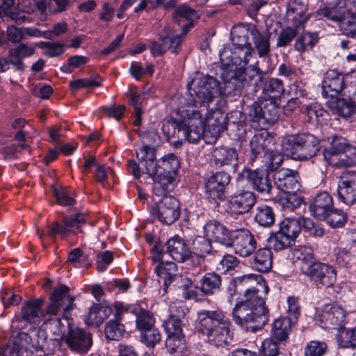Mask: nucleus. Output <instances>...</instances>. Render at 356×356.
Masks as SVG:
<instances>
[{
	"label": "nucleus",
	"instance_id": "49",
	"mask_svg": "<svg viewBox=\"0 0 356 356\" xmlns=\"http://www.w3.org/2000/svg\"><path fill=\"white\" fill-rule=\"evenodd\" d=\"M330 139V145L324 152V157L327 161L343 153L349 145L341 137L334 135L331 136Z\"/></svg>",
	"mask_w": 356,
	"mask_h": 356
},
{
	"label": "nucleus",
	"instance_id": "26",
	"mask_svg": "<svg viewBox=\"0 0 356 356\" xmlns=\"http://www.w3.org/2000/svg\"><path fill=\"white\" fill-rule=\"evenodd\" d=\"M346 74L343 75L336 70H327L322 82L323 95L325 97L329 95L330 92L335 94L340 92L348 83L346 81Z\"/></svg>",
	"mask_w": 356,
	"mask_h": 356
},
{
	"label": "nucleus",
	"instance_id": "28",
	"mask_svg": "<svg viewBox=\"0 0 356 356\" xmlns=\"http://www.w3.org/2000/svg\"><path fill=\"white\" fill-rule=\"evenodd\" d=\"M204 236L209 240L220 243L225 246L229 243L230 232L222 224L217 220H209L204 226Z\"/></svg>",
	"mask_w": 356,
	"mask_h": 356
},
{
	"label": "nucleus",
	"instance_id": "3",
	"mask_svg": "<svg viewBox=\"0 0 356 356\" xmlns=\"http://www.w3.org/2000/svg\"><path fill=\"white\" fill-rule=\"evenodd\" d=\"M231 322L221 310H202L197 313V330L216 346H223L229 339Z\"/></svg>",
	"mask_w": 356,
	"mask_h": 356
},
{
	"label": "nucleus",
	"instance_id": "38",
	"mask_svg": "<svg viewBox=\"0 0 356 356\" xmlns=\"http://www.w3.org/2000/svg\"><path fill=\"white\" fill-rule=\"evenodd\" d=\"M136 156L143 165H144L146 173L149 176L150 173H154V169L156 162L155 148L143 144L136 150Z\"/></svg>",
	"mask_w": 356,
	"mask_h": 356
},
{
	"label": "nucleus",
	"instance_id": "35",
	"mask_svg": "<svg viewBox=\"0 0 356 356\" xmlns=\"http://www.w3.org/2000/svg\"><path fill=\"white\" fill-rule=\"evenodd\" d=\"M268 135L266 133H259L255 134L250 142V161L254 162L258 158L264 159L267 152H269L268 148Z\"/></svg>",
	"mask_w": 356,
	"mask_h": 356
},
{
	"label": "nucleus",
	"instance_id": "47",
	"mask_svg": "<svg viewBox=\"0 0 356 356\" xmlns=\"http://www.w3.org/2000/svg\"><path fill=\"white\" fill-rule=\"evenodd\" d=\"M221 277L215 273H207L201 280V291L207 295H213L219 291Z\"/></svg>",
	"mask_w": 356,
	"mask_h": 356
},
{
	"label": "nucleus",
	"instance_id": "42",
	"mask_svg": "<svg viewBox=\"0 0 356 356\" xmlns=\"http://www.w3.org/2000/svg\"><path fill=\"white\" fill-rule=\"evenodd\" d=\"M251 25L240 24L233 28L231 32L232 47H252L248 38V35H250Z\"/></svg>",
	"mask_w": 356,
	"mask_h": 356
},
{
	"label": "nucleus",
	"instance_id": "64",
	"mask_svg": "<svg viewBox=\"0 0 356 356\" xmlns=\"http://www.w3.org/2000/svg\"><path fill=\"white\" fill-rule=\"evenodd\" d=\"M54 195L56 199L58 204L63 206H72L75 200L72 197V193H70L67 188H54Z\"/></svg>",
	"mask_w": 356,
	"mask_h": 356
},
{
	"label": "nucleus",
	"instance_id": "46",
	"mask_svg": "<svg viewBox=\"0 0 356 356\" xmlns=\"http://www.w3.org/2000/svg\"><path fill=\"white\" fill-rule=\"evenodd\" d=\"M318 40V37L316 33L304 31L297 38L294 44V49L302 54L311 50L317 43Z\"/></svg>",
	"mask_w": 356,
	"mask_h": 356
},
{
	"label": "nucleus",
	"instance_id": "8",
	"mask_svg": "<svg viewBox=\"0 0 356 356\" xmlns=\"http://www.w3.org/2000/svg\"><path fill=\"white\" fill-rule=\"evenodd\" d=\"M74 296L70 293V288L65 284H59L53 289L49 297L47 315L57 316L62 311V316L69 321V313L75 308Z\"/></svg>",
	"mask_w": 356,
	"mask_h": 356
},
{
	"label": "nucleus",
	"instance_id": "39",
	"mask_svg": "<svg viewBox=\"0 0 356 356\" xmlns=\"http://www.w3.org/2000/svg\"><path fill=\"white\" fill-rule=\"evenodd\" d=\"M306 6L301 1L293 0L287 5L286 15L291 17L293 25L298 28L304 24L308 17L305 16Z\"/></svg>",
	"mask_w": 356,
	"mask_h": 356
},
{
	"label": "nucleus",
	"instance_id": "44",
	"mask_svg": "<svg viewBox=\"0 0 356 356\" xmlns=\"http://www.w3.org/2000/svg\"><path fill=\"white\" fill-rule=\"evenodd\" d=\"M330 104L333 111L343 118L350 117L355 112L356 108V102L350 98H337L332 100Z\"/></svg>",
	"mask_w": 356,
	"mask_h": 356
},
{
	"label": "nucleus",
	"instance_id": "36",
	"mask_svg": "<svg viewBox=\"0 0 356 356\" xmlns=\"http://www.w3.org/2000/svg\"><path fill=\"white\" fill-rule=\"evenodd\" d=\"M113 312L111 307L106 305H94L89 309L84 320L87 325L99 326Z\"/></svg>",
	"mask_w": 356,
	"mask_h": 356
},
{
	"label": "nucleus",
	"instance_id": "54",
	"mask_svg": "<svg viewBox=\"0 0 356 356\" xmlns=\"http://www.w3.org/2000/svg\"><path fill=\"white\" fill-rule=\"evenodd\" d=\"M150 177L154 181L152 187L153 194L158 197H161V199L165 197H170V195L168 194L174 181L165 177H158V175Z\"/></svg>",
	"mask_w": 356,
	"mask_h": 356
},
{
	"label": "nucleus",
	"instance_id": "62",
	"mask_svg": "<svg viewBox=\"0 0 356 356\" xmlns=\"http://www.w3.org/2000/svg\"><path fill=\"white\" fill-rule=\"evenodd\" d=\"M297 35L296 28L286 27L282 29L277 35L276 46L277 47H284L289 45Z\"/></svg>",
	"mask_w": 356,
	"mask_h": 356
},
{
	"label": "nucleus",
	"instance_id": "48",
	"mask_svg": "<svg viewBox=\"0 0 356 356\" xmlns=\"http://www.w3.org/2000/svg\"><path fill=\"white\" fill-rule=\"evenodd\" d=\"M275 220L273 209L267 205H261L256 208L254 220L259 225L264 227H270Z\"/></svg>",
	"mask_w": 356,
	"mask_h": 356
},
{
	"label": "nucleus",
	"instance_id": "16",
	"mask_svg": "<svg viewBox=\"0 0 356 356\" xmlns=\"http://www.w3.org/2000/svg\"><path fill=\"white\" fill-rule=\"evenodd\" d=\"M256 195L250 191H238L227 197V208L233 215L248 213L255 204Z\"/></svg>",
	"mask_w": 356,
	"mask_h": 356
},
{
	"label": "nucleus",
	"instance_id": "59",
	"mask_svg": "<svg viewBox=\"0 0 356 356\" xmlns=\"http://www.w3.org/2000/svg\"><path fill=\"white\" fill-rule=\"evenodd\" d=\"M161 339V334L154 326L141 332V341L148 347H154Z\"/></svg>",
	"mask_w": 356,
	"mask_h": 356
},
{
	"label": "nucleus",
	"instance_id": "17",
	"mask_svg": "<svg viewBox=\"0 0 356 356\" xmlns=\"http://www.w3.org/2000/svg\"><path fill=\"white\" fill-rule=\"evenodd\" d=\"M153 214L163 224L171 225L179 218V203L172 196L165 197L159 200L157 207L153 209Z\"/></svg>",
	"mask_w": 356,
	"mask_h": 356
},
{
	"label": "nucleus",
	"instance_id": "24",
	"mask_svg": "<svg viewBox=\"0 0 356 356\" xmlns=\"http://www.w3.org/2000/svg\"><path fill=\"white\" fill-rule=\"evenodd\" d=\"M245 176L253 189L260 193L270 194L273 188L268 171L266 169L247 170Z\"/></svg>",
	"mask_w": 356,
	"mask_h": 356
},
{
	"label": "nucleus",
	"instance_id": "4",
	"mask_svg": "<svg viewBox=\"0 0 356 356\" xmlns=\"http://www.w3.org/2000/svg\"><path fill=\"white\" fill-rule=\"evenodd\" d=\"M261 71L257 67L251 66V71L239 72L227 71L226 77L222 74V83H219L218 95L234 97L240 95L245 90V95L257 92L259 88Z\"/></svg>",
	"mask_w": 356,
	"mask_h": 356
},
{
	"label": "nucleus",
	"instance_id": "60",
	"mask_svg": "<svg viewBox=\"0 0 356 356\" xmlns=\"http://www.w3.org/2000/svg\"><path fill=\"white\" fill-rule=\"evenodd\" d=\"M337 339L340 345L343 347L356 348V327L353 330H340Z\"/></svg>",
	"mask_w": 356,
	"mask_h": 356
},
{
	"label": "nucleus",
	"instance_id": "51",
	"mask_svg": "<svg viewBox=\"0 0 356 356\" xmlns=\"http://www.w3.org/2000/svg\"><path fill=\"white\" fill-rule=\"evenodd\" d=\"M154 270L157 275L163 280L164 285L167 286L175 279L177 268L175 263L167 261L160 263Z\"/></svg>",
	"mask_w": 356,
	"mask_h": 356
},
{
	"label": "nucleus",
	"instance_id": "14",
	"mask_svg": "<svg viewBox=\"0 0 356 356\" xmlns=\"http://www.w3.org/2000/svg\"><path fill=\"white\" fill-rule=\"evenodd\" d=\"M85 216L82 213L76 216L64 217L62 224L54 221L51 225L48 226V234L54 240L59 234L61 238H66L70 234H75L76 231L81 232L80 227L85 223Z\"/></svg>",
	"mask_w": 356,
	"mask_h": 356
},
{
	"label": "nucleus",
	"instance_id": "23",
	"mask_svg": "<svg viewBox=\"0 0 356 356\" xmlns=\"http://www.w3.org/2000/svg\"><path fill=\"white\" fill-rule=\"evenodd\" d=\"M113 307L115 310L114 318L106 323L104 332L106 339L109 340H118L125 332L124 326L120 321L127 309L120 302H115Z\"/></svg>",
	"mask_w": 356,
	"mask_h": 356
},
{
	"label": "nucleus",
	"instance_id": "58",
	"mask_svg": "<svg viewBox=\"0 0 356 356\" xmlns=\"http://www.w3.org/2000/svg\"><path fill=\"white\" fill-rule=\"evenodd\" d=\"M164 329L168 334L170 336H183L182 321L175 316H169V318L163 323Z\"/></svg>",
	"mask_w": 356,
	"mask_h": 356
},
{
	"label": "nucleus",
	"instance_id": "63",
	"mask_svg": "<svg viewBox=\"0 0 356 356\" xmlns=\"http://www.w3.org/2000/svg\"><path fill=\"white\" fill-rule=\"evenodd\" d=\"M29 337L31 339V346L33 353L43 348L46 343V334L43 330H33L29 332Z\"/></svg>",
	"mask_w": 356,
	"mask_h": 356
},
{
	"label": "nucleus",
	"instance_id": "7",
	"mask_svg": "<svg viewBox=\"0 0 356 356\" xmlns=\"http://www.w3.org/2000/svg\"><path fill=\"white\" fill-rule=\"evenodd\" d=\"M219 82L211 76H197L188 83V91L193 98L195 104L205 107L210 106L218 99Z\"/></svg>",
	"mask_w": 356,
	"mask_h": 356
},
{
	"label": "nucleus",
	"instance_id": "9",
	"mask_svg": "<svg viewBox=\"0 0 356 356\" xmlns=\"http://www.w3.org/2000/svg\"><path fill=\"white\" fill-rule=\"evenodd\" d=\"M166 252L177 262L183 263L188 260L193 266L192 274L199 273L202 270V259L188 247L185 241L178 236L168 239L165 243Z\"/></svg>",
	"mask_w": 356,
	"mask_h": 356
},
{
	"label": "nucleus",
	"instance_id": "19",
	"mask_svg": "<svg viewBox=\"0 0 356 356\" xmlns=\"http://www.w3.org/2000/svg\"><path fill=\"white\" fill-rule=\"evenodd\" d=\"M237 150L229 146L216 147L211 153L210 163L216 168H232L234 170L238 162Z\"/></svg>",
	"mask_w": 356,
	"mask_h": 356
},
{
	"label": "nucleus",
	"instance_id": "1",
	"mask_svg": "<svg viewBox=\"0 0 356 356\" xmlns=\"http://www.w3.org/2000/svg\"><path fill=\"white\" fill-rule=\"evenodd\" d=\"M240 280L247 288L244 293L245 300L235 305L232 316L242 329L256 332L268 321L269 311L261 296L268 293V287L259 275H243Z\"/></svg>",
	"mask_w": 356,
	"mask_h": 356
},
{
	"label": "nucleus",
	"instance_id": "25",
	"mask_svg": "<svg viewBox=\"0 0 356 356\" xmlns=\"http://www.w3.org/2000/svg\"><path fill=\"white\" fill-rule=\"evenodd\" d=\"M154 168V173H150L149 176L158 175L175 181L177 171L179 168V161L174 154H168L162 159L156 161Z\"/></svg>",
	"mask_w": 356,
	"mask_h": 356
},
{
	"label": "nucleus",
	"instance_id": "13",
	"mask_svg": "<svg viewBox=\"0 0 356 356\" xmlns=\"http://www.w3.org/2000/svg\"><path fill=\"white\" fill-rule=\"evenodd\" d=\"M230 241L226 247H232L234 252L241 257L251 255L257 247L255 236L248 229L232 232Z\"/></svg>",
	"mask_w": 356,
	"mask_h": 356
},
{
	"label": "nucleus",
	"instance_id": "6",
	"mask_svg": "<svg viewBox=\"0 0 356 356\" xmlns=\"http://www.w3.org/2000/svg\"><path fill=\"white\" fill-rule=\"evenodd\" d=\"M282 147L287 155L298 160L309 159L320 150L319 140L309 133L289 135L283 139Z\"/></svg>",
	"mask_w": 356,
	"mask_h": 356
},
{
	"label": "nucleus",
	"instance_id": "52",
	"mask_svg": "<svg viewBox=\"0 0 356 356\" xmlns=\"http://www.w3.org/2000/svg\"><path fill=\"white\" fill-rule=\"evenodd\" d=\"M321 220H325L332 228H341L346 223L348 216L343 211L332 207Z\"/></svg>",
	"mask_w": 356,
	"mask_h": 356
},
{
	"label": "nucleus",
	"instance_id": "15",
	"mask_svg": "<svg viewBox=\"0 0 356 356\" xmlns=\"http://www.w3.org/2000/svg\"><path fill=\"white\" fill-rule=\"evenodd\" d=\"M305 275L318 288L332 286L337 281L335 269L329 264L319 261Z\"/></svg>",
	"mask_w": 356,
	"mask_h": 356
},
{
	"label": "nucleus",
	"instance_id": "33",
	"mask_svg": "<svg viewBox=\"0 0 356 356\" xmlns=\"http://www.w3.org/2000/svg\"><path fill=\"white\" fill-rule=\"evenodd\" d=\"M250 35L260 58L268 56L270 51V32L261 33L255 25H251Z\"/></svg>",
	"mask_w": 356,
	"mask_h": 356
},
{
	"label": "nucleus",
	"instance_id": "57",
	"mask_svg": "<svg viewBox=\"0 0 356 356\" xmlns=\"http://www.w3.org/2000/svg\"><path fill=\"white\" fill-rule=\"evenodd\" d=\"M44 329L51 332L56 337L64 338L65 333L61 320L57 316L47 318L44 323Z\"/></svg>",
	"mask_w": 356,
	"mask_h": 356
},
{
	"label": "nucleus",
	"instance_id": "30",
	"mask_svg": "<svg viewBox=\"0 0 356 356\" xmlns=\"http://www.w3.org/2000/svg\"><path fill=\"white\" fill-rule=\"evenodd\" d=\"M332 198L327 192L317 194L311 201L309 211L314 218L321 220L332 207Z\"/></svg>",
	"mask_w": 356,
	"mask_h": 356
},
{
	"label": "nucleus",
	"instance_id": "12",
	"mask_svg": "<svg viewBox=\"0 0 356 356\" xmlns=\"http://www.w3.org/2000/svg\"><path fill=\"white\" fill-rule=\"evenodd\" d=\"M68 330L64 337L70 350L79 354H86L92 345V336L83 329L72 325L67 322Z\"/></svg>",
	"mask_w": 356,
	"mask_h": 356
},
{
	"label": "nucleus",
	"instance_id": "45",
	"mask_svg": "<svg viewBox=\"0 0 356 356\" xmlns=\"http://www.w3.org/2000/svg\"><path fill=\"white\" fill-rule=\"evenodd\" d=\"M291 318H280L276 319L272 325V337L277 341H284L287 339L291 330Z\"/></svg>",
	"mask_w": 356,
	"mask_h": 356
},
{
	"label": "nucleus",
	"instance_id": "5",
	"mask_svg": "<svg viewBox=\"0 0 356 356\" xmlns=\"http://www.w3.org/2000/svg\"><path fill=\"white\" fill-rule=\"evenodd\" d=\"M310 224H312L311 220L304 218L283 219L279 223V229L271 232L268 238V245L275 251H281L291 247L301 232L302 226L309 228Z\"/></svg>",
	"mask_w": 356,
	"mask_h": 356
},
{
	"label": "nucleus",
	"instance_id": "43",
	"mask_svg": "<svg viewBox=\"0 0 356 356\" xmlns=\"http://www.w3.org/2000/svg\"><path fill=\"white\" fill-rule=\"evenodd\" d=\"M270 248L259 249L254 255V266L262 273L268 272L272 268V252Z\"/></svg>",
	"mask_w": 356,
	"mask_h": 356
},
{
	"label": "nucleus",
	"instance_id": "10",
	"mask_svg": "<svg viewBox=\"0 0 356 356\" xmlns=\"http://www.w3.org/2000/svg\"><path fill=\"white\" fill-rule=\"evenodd\" d=\"M254 49L252 47H231L225 48L220 52V59L225 71L246 72L245 66L249 63L252 57Z\"/></svg>",
	"mask_w": 356,
	"mask_h": 356
},
{
	"label": "nucleus",
	"instance_id": "34",
	"mask_svg": "<svg viewBox=\"0 0 356 356\" xmlns=\"http://www.w3.org/2000/svg\"><path fill=\"white\" fill-rule=\"evenodd\" d=\"M44 302L42 298L26 302L25 305L22 309L23 319L31 323L40 322L47 314L41 310V306Z\"/></svg>",
	"mask_w": 356,
	"mask_h": 356
},
{
	"label": "nucleus",
	"instance_id": "22",
	"mask_svg": "<svg viewBox=\"0 0 356 356\" xmlns=\"http://www.w3.org/2000/svg\"><path fill=\"white\" fill-rule=\"evenodd\" d=\"M31 341L29 332H20L15 337L12 346L2 348L0 356H33Z\"/></svg>",
	"mask_w": 356,
	"mask_h": 356
},
{
	"label": "nucleus",
	"instance_id": "31",
	"mask_svg": "<svg viewBox=\"0 0 356 356\" xmlns=\"http://www.w3.org/2000/svg\"><path fill=\"white\" fill-rule=\"evenodd\" d=\"M257 92H252V94L245 95L243 99V109L249 120L253 123H257V125L252 124V127L260 129V116L261 117V101L255 102L254 97Z\"/></svg>",
	"mask_w": 356,
	"mask_h": 356
},
{
	"label": "nucleus",
	"instance_id": "27",
	"mask_svg": "<svg viewBox=\"0 0 356 356\" xmlns=\"http://www.w3.org/2000/svg\"><path fill=\"white\" fill-rule=\"evenodd\" d=\"M291 259L305 275L318 262L313 250L306 246L295 248L291 253Z\"/></svg>",
	"mask_w": 356,
	"mask_h": 356
},
{
	"label": "nucleus",
	"instance_id": "2",
	"mask_svg": "<svg viewBox=\"0 0 356 356\" xmlns=\"http://www.w3.org/2000/svg\"><path fill=\"white\" fill-rule=\"evenodd\" d=\"M202 111L194 108L186 110L182 120H168L163 129L177 139L175 144L181 145L184 141L195 143L209 134L216 139L226 129L225 119L221 113H218L213 119H207L206 113L203 114Z\"/></svg>",
	"mask_w": 356,
	"mask_h": 356
},
{
	"label": "nucleus",
	"instance_id": "29",
	"mask_svg": "<svg viewBox=\"0 0 356 356\" xmlns=\"http://www.w3.org/2000/svg\"><path fill=\"white\" fill-rule=\"evenodd\" d=\"M275 184L283 193L296 192L299 190L297 172L288 168H282L275 174Z\"/></svg>",
	"mask_w": 356,
	"mask_h": 356
},
{
	"label": "nucleus",
	"instance_id": "56",
	"mask_svg": "<svg viewBox=\"0 0 356 356\" xmlns=\"http://www.w3.org/2000/svg\"><path fill=\"white\" fill-rule=\"evenodd\" d=\"M284 193L286 195L280 199V204L285 211H293L303 202V197L298 195L296 192Z\"/></svg>",
	"mask_w": 356,
	"mask_h": 356
},
{
	"label": "nucleus",
	"instance_id": "50",
	"mask_svg": "<svg viewBox=\"0 0 356 356\" xmlns=\"http://www.w3.org/2000/svg\"><path fill=\"white\" fill-rule=\"evenodd\" d=\"M163 31L165 36H162L163 41L164 44L169 47L168 50L172 53L177 54L180 51L182 39L186 35H182V32L179 35H175V31L170 26H165Z\"/></svg>",
	"mask_w": 356,
	"mask_h": 356
},
{
	"label": "nucleus",
	"instance_id": "61",
	"mask_svg": "<svg viewBox=\"0 0 356 356\" xmlns=\"http://www.w3.org/2000/svg\"><path fill=\"white\" fill-rule=\"evenodd\" d=\"M327 349L323 341H312L305 348V356H323Z\"/></svg>",
	"mask_w": 356,
	"mask_h": 356
},
{
	"label": "nucleus",
	"instance_id": "21",
	"mask_svg": "<svg viewBox=\"0 0 356 356\" xmlns=\"http://www.w3.org/2000/svg\"><path fill=\"white\" fill-rule=\"evenodd\" d=\"M319 318L325 327L340 329L346 319V312L338 305L327 304L324 306Z\"/></svg>",
	"mask_w": 356,
	"mask_h": 356
},
{
	"label": "nucleus",
	"instance_id": "32",
	"mask_svg": "<svg viewBox=\"0 0 356 356\" xmlns=\"http://www.w3.org/2000/svg\"><path fill=\"white\" fill-rule=\"evenodd\" d=\"M198 18L197 11L186 4L178 6L172 14V19L175 23L180 24L182 19L188 22V24L181 29L182 35H186L189 30L194 26L193 21Z\"/></svg>",
	"mask_w": 356,
	"mask_h": 356
},
{
	"label": "nucleus",
	"instance_id": "40",
	"mask_svg": "<svg viewBox=\"0 0 356 356\" xmlns=\"http://www.w3.org/2000/svg\"><path fill=\"white\" fill-rule=\"evenodd\" d=\"M261 78V76H260ZM262 83V92L269 99L279 98L284 92L283 81L277 78L267 77L260 80Z\"/></svg>",
	"mask_w": 356,
	"mask_h": 356
},
{
	"label": "nucleus",
	"instance_id": "53",
	"mask_svg": "<svg viewBox=\"0 0 356 356\" xmlns=\"http://www.w3.org/2000/svg\"><path fill=\"white\" fill-rule=\"evenodd\" d=\"M165 346L168 352L172 355L182 356L186 352V345L184 336L168 337Z\"/></svg>",
	"mask_w": 356,
	"mask_h": 356
},
{
	"label": "nucleus",
	"instance_id": "20",
	"mask_svg": "<svg viewBox=\"0 0 356 356\" xmlns=\"http://www.w3.org/2000/svg\"><path fill=\"white\" fill-rule=\"evenodd\" d=\"M230 181V176L225 172H218L208 177L205 182V190L208 197L212 200H222L225 188Z\"/></svg>",
	"mask_w": 356,
	"mask_h": 356
},
{
	"label": "nucleus",
	"instance_id": "41",
	"mask_svg": "<svg viewBox=\"0 0 356 356\" xmlns=\"http://www.w3.org/2000/svg\"><path fill=\"white\" fill-rule=\"evenodd\" d=\"M262 113L260 116V129L273 124L278 119V107L273 99L261 100Z\"/></svg>",
	"mask_w": 356,
	"mask_h": 356
},
{
	"label": "nucleus",
	"instance_id": "37",
	"mask_svg": "<svg viewBox=\"0 0 356 356\" xmlns=\"http://www.w3.org/2000/svg\"><path fill=\"white\" fill-rule=\"evenodd\" d=\"M129 310L136 316V327L140 332L154 326L155 318L151 312L142 308L139 305L131 306Z\"/></svg>",
	"mask_w": 356,
	"mask_h": 356
},
{
	"label": "nucleus",
	"instance_id": "55",
	"mask_svg": "<svg viewBox=\"0 0 356 356\" xmlns=\"http://www.w3.org/2000/svg\"><path fill=\"white\" fill-rule=\"evenodd\" d=\"M283 161L284 156L280 152L270 149L266 152L261 162L266 168V170L275 171L278 169Z\"/></svg>",
	"mask_w": 356,
	"mask_h": 356
},
{
	"label": "nucleus",
	"instance_id": "18",
	"mask_svg": "<svg viewBox=\"0 0 356 356\" xmlns=\"http://www.w3.org/2000/svg\"><path fill=\"white\" fill-rule=\"evenodd\" d=\"M339 200L347 205L356 203V171L343 172L338 184Z\"/></svg>",
	"mask_w": 356,
	"mask_h": 356
},
{
	"label": "nucleus",
	"instance_id": "11",
	"mask_svg": "<svg viewBox=\"0 0 356 356\" xmlns=\"http://www.w3.org/2000/svg\"><path fill=\"white\" fill-rule=\"evenodd\" d=\"M35 49L25 43H20L15 47L10 48L8 58L0 57V73L5 72L9 69V64L13 65L17 72L24 71L23 59L34 54Z\"/></svg>",
	"mask_w": 356,
	"mask_h": 356
}]
</instances>
